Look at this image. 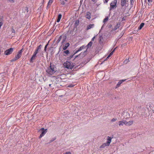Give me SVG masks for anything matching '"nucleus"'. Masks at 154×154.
<instances>
[{"mask_svg":"<svg viewBox=\"0 0 154 154\" xmlns=\"http://www.w3.org/2000/svg\"><path fill=\"white\" fill-rule=\"evenodd\" d=\"M55 66L51 65V63L50 65V66L46 70V72L48 74L52 75L56 72V69L55 68Z\"/></svg>","mask_w":154,"mask_h":154,"instance_id":"nucleus-1","label":"nucleus"},{"mask_svg":"<svg viewBox=\"0 0 154 154\" xmlns=\"http://www.w3.org/2000/svg\"><path fill=\"white\" fill-rule=\"evenodd\" d=\"M63 65L65 68L68 69H72L75 65L73 63L68 61H66V62H64L63 64Z\"/></svg>","mask_w":154,"mask_h":154,"instance_id":"nucleus-2","label":"nucleus"},{"mask_svg":"<svg viewBox=\"0 0 154 154\" xmlns=\"http://www.w3.org/2000/svg\"><path fill=\"white\" fill-rule=\"evenodd\" d=\"M14 48H11L9 49L6 50L4 51V54L5 55H8L12 54L14 51Z\"/></svg>","mask_w":154,"mask_h":154,"instance_id":"nucleus-3","label":"nucleus"},{"mask_svg":"<svg viewBox=\"0 0 154 154\" xmlns=\"http://www.w3.org/2000/svg\"><path fill=\"white\" fill-rule=\"evenodd\" d=\"M40 130L42 132L39 137V138H40L43 137L47 132V129H45L44 128H41Z\"/></svg>","mask_w":154,"mask_h":154,"instance_id":"nucleus-4","label":"nucleus"},{"mask_svg":"<svg viewBox=\"0 0 154 154\" xmlns=\"http://www.w3.org/2000/svg\"><path fill=\"white\" fill-rule=\"evenodd\" d=\"M117 2V1L116 0H115L111 2L110 4V8L109 9L110 11L112 9H114L115 7H116V4Z\"/></svg>","mask_w":154,"mask_h":154,"instance_id":"nucleus-5","label":"nucleus"},{"mask_svg":"<svg viewBox=\"0 0 154 154\" xmlns=\"http://www.w3.org/2000/svg\"><path fill=\"white\" fill-rule=\"evenodd\" d=\"M23 49L19 50L17 52V54L15 56V57L18 60L21 57L22 54L23 52Z\"/></svg>","mask_w":154,"mask_h":154,"instance_id":"nucleus-6","label":"nucleus"},{"mask_svg":"<svg viewBox=\"0 0 154 154\" xmlns=\"http://www.w3.org/2000/svg\"><path fill=\"white\" fill-rule=\"evenodd\" d=\"M127 0H121V5L122 7L126 6L127 4Z\"/></svg>","mask_w":154,"mask_h":154,"instance_id":"nucleus-7","label":"nucleus"},{"mask_svg":"<svg viewBox=\"0 0 154 154\" xmlns=\"http://www.w3.org/2000/svg\"><path fill=\"white\" fill-rule=\"evenodd\" d=\"M87 51V50L84 51L83 52H82L79 54L75 56V59L78 57V56L82 55V57H84L86 55V52Z\"/></svg>","mask_w":154,"mask_h":154,"instance_id":"nucleus-8","label":"nucleus"},{"mask_svg":"<svg viewBox=\"0 0 154 154\" xmlns=\"http://www.w3.org/2000/svg\"><path fill=\"white\" fill-rule=\"evenodd\" d=\"M37 54L34 52V53L31 57V58L30 59V62H33V60H35V57L36 56V54Z\"/></svg>","mask_w":154,"mask_h":154,"instance_id":"nucleus-9","label":"nucleus"},{"mask_svg":"<svg viewBox=\"0 0 154 154\" xmlns=\"http://www.w3.org/2000/svg\"><path fill=\"white\" fill-rule=\"evenodd\" d=\"M107 141L106 142L107 145H109L111 142L112 138L109 136H108L107 138Z\"/></svg>","mask_w":154,"mask_h":154,"instance_id":"nucleus-10","label":"nucleus"},{"mask_svg":"<svg viewBox=\"0 0 154 154\" xmlns=\"http://www.w3.org/2000/svg\"><path fill=\"white\" fill-rule=\"evenodd\" d=\"M103 38L102 35H100L99 38V41L100 44H102L103 43Z\"/></svg>","mask_w":154,"mask_h":154,"instance_id":"nucleus-11","label":"nucleus"},{"mask_svg":"<svg viewBox=\"0 0 154 154\" xmlns=\"http://www.w3.org/2000/svg\"><path fill=\"white\" fill-rule=\"evenodd\" d=\"M91 14L89 12H87L85 16L86 18L88 19H90Z\"/></svg>","mask_w":154,"mask_h":154,"instance_id":"nucleus-12","label":"nucleus"},{"mask_svg":"<svg viewBox=\"0 0 154 154\" xmlns=\"http://www.w3.org/2000/svg\"><path fill=\"white\" fill-rule=\"evenodd\" d=\"M70 53V52L68 50H66L64 51L63 55L64 56H66Z\"/></svg>","mask_w":154,"mask_h":154,"instance_id":"nucleus-13","label":"nucleus"},{"mask_svg":"<svg viewBox=\"0 0 154 154\" xmlns=\"http://www.w3.org/2000/svg\"><path fill=\"white\" fill-rule=\"evenodd\" d=\"M70 44L69 43H67L65 44V45L63 46V50H66L67 49L68 47L69 46Z\"/></svg>","mask_w":154,"mask_h":154,"instance_id":"nucleus-14","label":"nucleus"},{"mask_svg":"<svg viewBox=\"0 0 154 154\" xmlns=\"http://www.w3.org/2000/svg\"><path fill=\"white\" fill-rule=\"evenodd\" d=\"M92 43H93L92 42V41H91L86 46V48H87V49L86 50H87V49L88 48H90L92 46Z\"/></svg>","mask_w":154,"mask_h":154,"instance_id":"nucleus-15","label":"nucleus"},{"mask_svg":"<svg viewBox=\"0 0 154 154\" xmlns=\"http://www.w3.org/2000/svg\"><path fill=\"white\" fill-rule=\"evenodd\" d=\"M109 145H107L106 143H104L100 146V148H104L106 146H108Z\"/></svg>","mask_w":154,"mask_h":154,"instance_id":"nucleus-16","label":"nucleus"},{"mask_svg":"<svg viewBox=\"0 0 154 154\" xmlns=\"http://www.w3.org/2000/svg\"><path fill=\"white\" fill-rule=\"evenodd\" d=\"M94 26V24H90L87 26V29L88 30L92 28H93Z\"/></svg>","mask_w":154,"mask_h":154,"instance_id":"nucleus-17","label":"nucleus"},{"mask_svg":"<svg viewBox=\"0 0 154 154\" xmlns=\"http://www.w3.org/2000/svg\"><path fill=\"white\" fill-rule=\"evenodd\" d=\"M144 25V23H141L140 25L139 26L138 28V30H140L142 29Z\"/></svg>","mask_w":154,"mask_h":154,"instance_id":"nucleus-18","label":"nucleus"},{"mask_svg":"<svg viewBox=\"0 0 154 154\" xmlns=\"http://www.w3.org/2000/svg\"><path fill=\"white\" fill-rule=\"evenodd\" d=\"M53 2V0H49L48 3V5L47 7H50L51 6V5L52 3Z\"/></svg>","mask_w":154,"mask_h":154,"instance_id":"nucleus-19","label":"nucleus"},{"mask_svg":"<svg viewBox=\"0 0 154 154\" xmlns=\"http://www.w3.org/2000/svg\"><path fill=\"white\" fill-rule=\"evenodd\" d=\"M86 48V46L85 45H82V46L80 47L78 49L79 51H82V50L85 49Z\"/></svg>","mask_w":154,"mask_h":154,"instance_id":"nucleus-20","label":"nucleus"},{"mask_svg":"<svg viewBox=\"0 0 154 154\" xmlns=\"http://www.w3.org/2000/svg\"><path fill=\"white\" fill-rule=\"evenodd\" d=\"M119 126H122L124 125V123L123 121H119Z\"/></svg>","mask_w":154,"mask_h":154,"instance_id":"nucleus-21","label":"nucleus"},{"mask_svg":"<svg viewBox=\"0 0 154 154\" xmlns=\"http://www.w3.org/2000/svg\"><path fill=\"white\" fill-rule=\"evenodd\" d=\"M134 122L133 121H129L128 122V126H129L132 125Z\"/></svg>","mask_w":154,"mask_h":154,"instance_id":"nucleus-22","label":"nucleus"},{"mask_svg":"<svg viewBox=\"0 0 154 154\" xmlns=\"http://www.w3.org/2000/svg\"><path fill=\"white\" fill-rule=\"evenodd\" d=\"M61 38H62V36L61 35L59 36L58 39L57 40L56 42V43L57 44H58L60 42V40H61Z\"/></svg>","mask_w":154,"mask_h":154,"instance_id":"nucleus-23","label":"nucleus"},{"mask_svg":"<svg viewBox=\"0 0 154 154\" xmlns=\"http://www.w3.org/2000/svg\"><path fill=\"white\" fill-rule=\"evenodd\" d=\"M119 26L118 24H116L115 27L113 29V31L116 30L118 28H119Z\"/></svg>","mask_w":154,"mask_h":154,"instance_id":"nucleus-24","label":"nucleus"},{"mask_svg":"<svg viewBox=\"0 0 154 154\" xmlns=\"http://www.w3.org/2000/svg\"><path fill=\"white\" fill-rule=\"evenodd\" d=\"M122 82H121L120 80L118 82L117 84V85L116 86V87H119L121 84H122Z\"/></svg>","mask_w":154,"mask_h":154,"instance_id":"nucleus-25","label":"nucleus"},{"mask_svg":"<svg viewBox=\"0 0 154 154\" xmlns=\"http://www.w3.org/2000/svg\"><path fill=\"white\" fill-rule=\"evenodd\" d=\"M79 24V20H76L75 21V25L76 26H77Z\"/></svg>","mask_w":154,"mask_h":154,"instance_id":"nucleus-26","label":"nucleus"},{"mask_svg":"<svg viewBox=\"0 0 154 154\" xmlns=\"http://www.w3.org/2000/svg\"><path fill=\"white\" fill-rule=\"evenodd\" d=\"M108 20V18L107 17H106L103 20V22L104 23H105Z\"/></svg>","mask_w":154,"mask_h":154,"instance_id":"nucleus-27","label":"nucleus"},{"mask_svg":"<svg viewBox=\"0 0 154 154\" xmlns=\"http://www.w3.org/2000/svg\"><path fill=\"white\" fill-rule=\"evenodd\" d=\"M117 120V118H113L111 120V121L112 122H115V121H116Z\"/></svg>","mask_w":154,"mask_h":154,"instance_id":"nucleus-28","label":"nucleus"},{"mask_svg":"<svg viewBox=\"0 0 154 154\" xmlns=\"http://www.w3.org/2000/svg\"><path fill=\"white\" fill-rule=\"evenodd\" d=\"M123 122L124 123V125H125L128 126V122L126 120H123Z\"/></svg>","mask_w":154,"mask_h":154,"instance_id":"nucleus-29","label":"nucleus"},{"mask_svg":"<svg viewBox=\"0 0 154 154\" xmlns=\"http://www.w3.org/2000/svg\"><path fill=\"white\" fill-rule=\"evenodd\" d=\"M66 37H65L64 38H63V39L62 42V45H63V44L64 42L66 41Z\"/></svg>","mask_w":154,"mask_h":154,"instance_id":"nucleus-30","label":"nucleus"},{"mask_svg":"<svg viewBox=\"0 0 154 154\" xmlns=\"http://www.w3.org/2000/svg\"><path fill=\"white\" fill-rule=\"evenodd\" d=\"M134 2V0H130V4L131 6H133V5Z\"/></svg>","mask_w":154,"mask_h":154,"instance_id":"nucleus-31","label":"nucleus"},{"mask_svg":"<svg viewBox=\"0 0 154 154\" xmlns=\"http://www.w3.org/2000/svg\"><path fill=\"white\" fill-rule=\"evenodd\" d=\"M113 51H112L108 55V56L106 58V59L108 58L110 56H111L113 54Z\"/></svg>","mask_w":154,"mask_h":154,"instance_id":"nucleus-32","label":"nucleus"},{"mask_svg":"<svg viewBox=\"0 0 154 154\" xmlns=\"http://www.w3.org/2000/svg\"><path fill=\"white\" fill-rule=\"evenodd\" d=\"M17 59L15 57L14 58L12 59L11 60V62H14L16 61Z\"/></svg>","mask_w":154,"mask_h":154,"instance_id":"nucleus-33","label":"nucleus"},{"mask_svg":"<svg viewBox=\"0 0 154 154\" xmlns=\"http://www.w3.org/2000/svg\"><path fill=\"white\" fill-rule=\"evenodd\" d=\"M61 17H62V15L61 14H59L58 15L57 18L60 20L61 19Z\"/></svg>","mask_w":154,"mask_h":154,"instance_id":"nucleus-34","label":"nucleus"},{"mask_svg":"<svg viewBox=\"0 0 154 154\" xmlns=\"http://www.w3.org/2000/svg\"><path fill=\"white\" fill-rule=\"evenodd\" d=\"M128 62H129V59H126L124 61V63L125 64H126Z\"/></svg>","mask_w":154,"mask_h":154,"instance_id":"nucleus-35","label":"nucleus"},{"mask_svg":"<svg viewBox=\"0 0 154 154\" xmlns=\"http://www.w3.org/2000/svg\"><path fill=\"white\" fill-rule=\"evenodd\" d=\"M65 1L63 0V1L61 2V4L62 5H64L65 4Z\"/></svg>","mask_w":154,"mask_h":154,"instance_id":"nucleus-36","label":"nucleus"},{"mask_svg":"<svg viewBox=\"0 0 154 154\" xmlns=\"http://www.w3.org/2000/svg\"><path fill=\"white\" fill-rule=\"evenodd\" d=\"M48 42L45 46L44 50L45 51H46V48H47L48 46Z\"/></svg>","mask_w":154,"mask_h":154,"instance_id":"nucleus-37","label":"nucleus"},{"mask_svg":"<svg viewBox=\"0 0 154 154\" xmlns=\"http://www.w3.org/2000/svg\"><path fill=\"white\" fill-rule=\"evenodd\" d=\"M42 45H40L37 48L38 50L42 48Z\"/></svg>","mask_w":154,"mask_h":154,"instance_id":"nucleus-38","label":"nucleus"},{"mask_svg":"<svg viewBox=\"0 0 154 154\" xmlns=\"http://www.w3.org/2000/svg\"><path fill=\"white\" fill-rule=\"evenodd\" d=\"M38 50H39L37 48H36V49L35 50V51L34 52L37 54L38 53Z\"/></svg>","mask_w":154,"mask_h":154,"instance_id":"nucleus-39","label":"nucleus"},{"mask_svg":"<svg viewBox=\"0 0 154 154\" xmlns=\"http://www.w3.org/2000/svg\"><path fill=\"white\" fill-rule=\"evenodd\" d=\"M79 51V49H78V50L76 51L73 54V55H75V54H76L77 53H78V52Z\"/></svg>","mask_w":154,"mask_h":154,"instance_id":"nucleus-40","label":"nucleus"},{"mask_svg":"<svg viewBox=\"0 0 154 154\" xmlns=\"http://www.w3.org/2000/svg\"><path fill=\"white\" fill-rule=\"evenodd\" d=\"M3 24V23L2 22H0V29H1V26Z\"/></svg>","mask_w":154,"mask_h":154,"instance_id":"nucleus-41","label":"nucleus"},{"mask_svg":"<svg viewBox=\"0 0 154 154\" xmlns=\"http://www.w3.org/2000/svg\"><path fill=\"white\" fill-rule=\"evenodd\" d=\"M71 153L70 152H67L65 153H64L63 154H71Z\"/></svg>","mask_w":154,"mask_h":154,"instance_id":"nucleus-42","label":"nucleus"},{"mask_svg":"<svg viewBox=\"0 0 154 154\" xmlns=\"http://www.w3.org/2000/svg\"><path fill=\"white\" fill-rule=\"evenodd\" d=\"M56 139V138L53 139V140H51L50 141V143H51L54 140H55Z\"/></svg>","mask_w":154,"mask_h":154,"instance_id":"nucleus-43","label":"nucleus"},{"mask_svg":"<svg viewBox=\"0 0 154 154\" xmlns=\"http://www.w3.org/2000/svg\"><path fill=\"white\" fill-rule=\"evenodd\" d=\"M126 80V79H122L120 80V81L122 82V83L123 82H125Z\"/></svg>","mask_w":154,"mask_h":154,"instance_id":"nucleus-44","label":"nucleus"},{"mask_svg":"<svg viewBox=\"0 0 154 154\" xmlns=\"http://www.w3.org/2000/svg\"><path fill=\"white\" fill-rule=\"evenodd\" d=\"M9 1L11 3L14 2V0H9Z\"/></svg>","mask_w":154,"mask_h":154,"instance_id":"nucleus-45","label":"nucleus"},{"mask_svg":"<svg viewBox=\"0 0 154 154\" xmlns=\"http://www.w3.org/2000/svg\"><path fill=\"white\" fill-rule=\"evenodd\" d=\"M74 55H73H73H71L70 56V57H69V58L70 59H71L73 57V56Z\"/></svg>","mask_w":154,"mask_h":154,"instance_id":"nucleus-46","label":"nucleus"},{"mask_svg":"<svg viewBox=\"0 0 154 154\" xmlns=\"http://www.w3.org/2000/svg\"><path fill=\"white\" fill-rule=\"evenodd\" d=\"M95 38V36H94L91 39V41H94V39Z\"/></svg>","mask_w":154,"mask_h":154,"instance_id":"nucleus-47","label":"nucleus"},{"mask_svg":"<svg viewBox=\"0 0 154 154\" xmlns=\"http://www.w3.org/2000/svg\"><path fill=\"white\" fill-rule=\"evenodd\" d=\"M12 33H14L15 32V30L13 29H12Z\"/></svg>","mask_w":154,"mask_h":154,"instance_id":"nucleus-48","label":"nucleus"},{"mask_svg":"<svg viewBox=\"0 0 154 154\" xmlns=\"http://www.w3.org/2000/svg\"><path fill=\"white\" fill-rule=\"evenodd\" d=\"M147 1L149 2H152V0H147Z\"/></svg>","mask_w":154,"mask_h":154,"instance_id":"nucleus-49","label":"nucleus"},{"mask_svg":"<svg viewBox=\"0 0 154 154\" xmlns=\"http://www.w3.org/2000/svg\"><path fill=\"white\" fill-rule=\"evenodd\" d=\"M109 0H105L104 1V3H107L108 1H109Z\"/></svg>","mask_w":154,"mask_h":154,"instance_id":"nucleus-50","label":"nucleus"},{"mask_svg":"<svg viewBox=\"0 0 154 154\" xmlns=\"http://www.w3.org/2000/svg\"><path fill=\"white\" fill-rule=\"evenodd\" d=\"M60 20V19L57 18V22H59Z\"/></svg>","mask_w":154,"mask_h":154,"instance_id":"nucleus-51","label":"nucleus"},{"mask_svg":"<svg viewBox=\"0 0 154 154\" xmlns=\"http://www.w3.org/2000/svg\"><path fill=\"white\" fill-rule=\"evenodd\" d=\"M116 48H115L112 51H113V52H114V51H115L116 49Z\"/></svg>","mask_w":154,"mask_h":154,"instance_id":"nucleus-52","label":"nucleus"},{"mask_svg":"<svg viewBox=\"0 0 154 154\" xmlns=\"http://www.w3.org/2000/svg\"><path fill=\"white\" fill-rule=\"evenodd\" d=\"M72 86H72L71 85H69L68 86V87H72Z\"/></svg>","mask_w":154,"mask_h":154,"instance_id":"nucleus-53","label":"nucleus"},{"mask_svg":"<svg viewBox=\"0 0 154 154\" xmlns=\"http://www.w3.org/2000/svg\"><path fill=\"white\" fill-rule=\"evenodd\" d=\"M122 35V34H121V35H120V37H119V38H120Z\"/></svg>","mask_w":154,"mask_h":154,"instance_id":"nucleus-54","label":"nucleus"},{"mask_svg":"<svg viewBox=\"0 0 154 154\" xmlns=\"http://www.w3.org/2000/svg\"><path fill=\"white\" fill-rule=\"evenodd\" d=\"M92 2H95V0H91Z\"/></svg>","mask_w":154,"mask_h":154,"instance_id":"nucleus-55","label":"nucleus"},{"mask_svg":"<svg viewBox=\"0 0 154 154\" xmlns=\"http://www.w3.org/2000/svg\"><path fill=\"white\" fill-rule=\"evenodd\" d=\"M111 26H112V25H110L109 26V27H111Z\"/></svg>","mask_w":154,"mask_h":154,"instance_id":"nucleus-56","label":"nucleus"},{"mask_svg":"<svg viewBox=\"0 0 154 154\" xmlns=\"http://www.w3.org/2000/svg\"><path fill=\"white\" fill-rule=\"evenodd\" d=\"M103 25L102 26V27H101V29H102L103 28Z\"/></svg>","mask_w":154,"mask_h":154,"instance_id":"nucleus-57","label":"nucleus"},{"mask_svg":"<svg viewBox=\"0 0 154 154\" xmlns=\"http://www.w3.org/2000/svg\"><path fill=\"white\" fill-rule=\"evenodd\" d=\"M1 49H0V54H1Z\"/></svg>","mask_w":154,"mask_h":154,"instance_id":"nucleus-58","label":"nucleus"},{"mask_svg":"<svg viewBox=\"0 0 154 154\" xmlns=\"http://www.w3.org/2000/svg\"><path fill=\"white\" fill-rule=\"evenodd\" d=\"M51 84H49V86H51Z\"/></svg>","mask_w":154,"mask_h":154,"instance_id":"nucleus-59","label":"nucleus"},{"mask_svg":"<svg viewBox=\"0 0 154 154\" xmlns=\"http://www.w3.org/2000/svg\"><path fill=\"white\" fill-rule=\"evenodd\" d=\"M27 9H28V8L26 7Z\"/></svg>","mask_w":154,"mask_h":154,"instance_id":"nucleus-60","label":"nucleus"},{"mask_svg":"<svg viewBox=\"0 0 154 154\" xmlns=\"http://www.w3.org/2000/svg\"><path fill=\"white\" fill-rule=\"evenodd\" d=\"M146 0H145V1H146Z\"/></svg>","mask_w":154,"mask_h":154,"instance_id":"nucleus-61","label":"nucleus"}]
</instances>
